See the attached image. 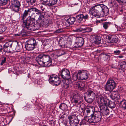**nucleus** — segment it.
Wrapping results in <instances>:
<instances>
[{"instance_id": "obj_30", "label": "nucleus", "mask_w": 126, "mask_h": 126, "mask_svg": "<svg viewBox=\"0 0 126 126\" xmlns=\"http://www.w3.org/2000/svg\"><path fill=\"white\" fill-rule=\"evenodd\" d=\"M108 105L110 108L112 109L114 108L115 107V103L109 100V101L108 103Z\"/></svg>"}, {"instance_id": "obj_37", "label": "nucleus", "mask_w": 126, "mask_h": 126, "mask_svg": "<svg viewBox=\"0 0 126 126\" xmlns=\"http://www.w3.org/2000/svg\"><path fill=\"white\" fill-rule=\"evenodd\" d=\"M37 100L35 101V106H37L38 107V108L39 109H41L44 108L43 106L40 103H36Z\"/></svg>"}, {"instance_id": "obj_49", "label": "nucleus", "mask_w": 126, "mask_h": 126, "mask_svg": "<svg viewBox=\"0 0 126 126\" xmlns=\"http://www.w3.org/2000/svg\"><path fill=\"white\" fill-rule=\"evenodd\" d=\"M119 3H126V0H116Z\"/></svg>"}, {"instance_id": "obj_62", "label": "nucleus", "mask_w": 126, "mask_h": 126, "mask_svg": "<svg viewBox=\"0 0 126 126\" xmlns=\"http://www.w3.org/2000/svg\"><path fill=\"white\" fill-rule=\"evenodd\" d=\"M112 68H116V67H115V66H114L113 65H112Z\"/></svg>"}, {"instance_id": "obj_56", "label": "nucleus", "mask_w": 126, "mask_h": 126, "mask_svg": "<svg viewBox=\"0 0 126 126\" xmlns=\"http://www.w3.org/2000/svg\"><path fill=\"white\" fill-rule=\"evenodd\" d=\"M2 47L1 45H0V52H2Z\"/></svg>"}, {"instance_id": "obj_63", "label": "nucleus", "mask_w": 126, "mask_h": 126, "mask_svg": "<svg viewBox=\"0 0 126 126\" xmlns=\"http://www.w3.org/2000/svg\"><path fill=\"white\" fill-rule=\"evenodd\" d=\"M120 11L121 12H122L123 11V10L122 9L121 10H120Z\"/></svg>"}, {"instance_id": "obj_2", "label": "nucleus", "mask_w": 126, "mask_h": 126, "mask_svg": "<svg viewBox=\"0 0 126 126\" xmlns=\"http://www.w3.org/2000/svg\"><path fill=\"white\" fill-rule=\"evenodd\" d=\"M92 15L97 17H102L107 15L109 13V9L103 4H98L92 7L91 10Z\"/></svg>"}, {"instance_id": "obj_8", "label": "nucleus", "mask_w": 126, "mask_h": 126, "mask_svg": "<svg viewBox=\"0 0 126 126\" xmlns=\"http://www.w3.org/2000/svg\"><path fill=\"white\" fill-rule=\"evenodd\" d=\"M58 76H61L64 79H68L71 78L70 74L69 71L64 68L60 71Z\"/></svg>"}, {"instance_id": "obj_5", "label": "nucleus", "mask_w": 126, "mask_h": 126, "mask_svg": "<svg viewBox=\"0 0 126 126\" xmlns=\"http://www.w3.org/2000/svg\"><path fill=\"white\" fill-rule=\"evenodd\" d=\"M92 117L89 119L87 118L86 120L90 123H96L98 122L101 119L102 115L99 111H94Z\"/></svg>"}, {"instance_id": "obj_36", "label": "nucleus", "mask_w": 126, "mask_h": 126, "mask_svg": "<svg viewBox=\"0 0 126 126\" xmlns=\"http://www.w3.org/2000/svg\"><path fill=\"white\" fill-rule=\"evenodd\" d=\"M13 43H13L12 41H9L8 42L6 43L5 44L3 45V46H5L6 47H12V45H13Z\"/></svg>"}, {"instance_id": "obj_22", "label": "nucleus", "mask_w": 126, "mask_h": 126, "mask_svg": "<svg viewBox=\"0 0 126 126\" xmlns=\"http://www.w3.org/2000/svg\"><path fill=\"white\" fill-rule=\"evenodd\" d=\"M30 13H32L31 8L28 9V10H25L22 16V17L21 19L22 20H23V23L24 21L26 20V19L24 20V19L26 17L28 14Z\"/></svg>"}, {"instance_id": "obj_50", "label": "nucleus", "mask_w": 126, "mask_h": 126, "mask_svg": "<svg viewBox=\"0 0 126 126\" xmlns=\"http://www.w3.org/2000/svg\"><path fill=\"white\" fill-rule=\"evenodd\" d=\"M119 64L120 65V66H123L125 65H126V63L125 61H124L120 62Z\"/></svg>"}, {"instance_id": "obj_58", "label": "nucleus", "mask_w": 126, "mask_h": 126, "mask_svg": "<svg viewBox=\"0 0 126 126\" xmlns=\"http://www.w3.org/2000/svg\"><path fill=\"white\" fill-rule=\"evenodd\" d=\"M70 46H69L68 47H67V46H66L65 45H63V47H64V48H67V47H70Z\"/></svg>"}, {"instance_id": "obj_20", "label": "nucleus", "mask_w": 126, "mask_h": 126, "mask_svg": "<svg viewBox=\"0 0 126 126\" xmlns=\"http://www.w3.org/2000/svg\"><path fill=\"white\" fill-rule=\"evenodd\" d=\"M76 86L77 88H78L80 91L83 90L85 86L84 83L81 81H79L76 82Z\"/></svg>"}, {"instance_id": "obj_64", "label": "nucleus", "mask_w": 126, "mask_h": 126, "mask_svg": "<svg viewBox=\"0 0 126 126\" xmlns=\"http://www.w3.org/2000/svg\"><path fill=\"white\" fill-rule=\"evenodd\" d=\"M60 46L61 47H63V45H60Z\"/></svg>"}, {"instance_id": "obj_18", "label": "nucleus", "mask_w": 126, "mask_h": 126, "mask_svg": "<svg viewBox=\"0 0 126 126\" xmlns=\"http://www.w3.org/2000/svg\"><path fill=\"white\" fill-rule=\"evenodd\" d=\"M99 103L102 105H107V103L109 101V100L102 96H100L98 97Z\"/></svg>"}, {"instance_id": "obj_24", "label": "nucleus", "mask_w": 126, "mask_h": 126, "mask_svg": "<svg viewBox=\"0 0 126 126\" xmlns=\"http://www.w3.org/2000/svg\"><path fill=\"white\" fill-rule=\"evenodd\" d=\"M76 20V18L74 17H70L66 20L67 24L68 23L69 25L73 24Z\"/></svg>"}, {"instance_id": "obj_35", "label": "nucleus", "mask_w": 126, "mask_h": 126, "mask_svg": "<svg viewBox=\"0 0 126 126\" xmlns=\"http://www.w3.org/2000/svg\"><path fill=\"white\" fill-rule=\"evenodd\" d=\"M79 72L78 71V73L77 74H74L73 75L72 79L74 81H76L77 79L80 80V79L79 77Z\"/></svg>"}, {"instance_id": "obj_26", "label": "nucleus", "mask_w": 126, "mask_h": 126, "mask_svg": "<svg viewBox=\"0 0 126 126\" xmlns=\"http://www.w3.org/2000/svg\"><path fill=\"white\" fill-rule=\"evenodd\" d=\"M49 81L50 83H53V81H54L55 79L57 78L58 76L55 74H52L49 75Z\"/></svg>"}, {"instance_id": "obj_41", "label": "nucleus", "mask_w": 126, "mask_h": 126, "mask_svg": "<svg viewBox=\"0 0 126 126\" xmlns=\"http://www.w3.org/2000/svg\"><path fill=\"white\" fill-rule=\"evenodd\" d=\"M121 51L118 49H116L114 51L113 54L115 55H119L121 53Z\"/></svg>"}, {"instance_id": "obj_9", "label": "nucleus", "mask_w": 126, "mask_h": 126, "mask_svg": "<svg viewBox=\"0 0 126 126\" xmlns=\"http://www.w3.org/2000/svg\"><path fill=\"white\" fill-rule=\"evenodd\" d=\"M31 9L32 13L34 14H36L39 16L38 18L39 20H41L42 21L44 20L45 19V13L44 12L36 8H31Z\"/></svg>"}, {"instance_id": "obj_15", "label": "nucleus", "mask_w": 126, "mask_h": 126, "mask_svg": "<svg viewBox=\"0 0 126 126\" xmlns=\"http://www.w3.org/2000/svg\"><path fill=\"white\" fill-rule=\"evenodd\" d=\"M74 117L73 116L70 115L68 116V118L71 125H74L75 126H77V125L79 123V121L77 117H75V118H74Z\"/></svg>"}, {"instance_id": "obj_6", "label": "nucleus", "mask_w": 126, "mask_h": 126, "mask_svg": "<svg viewBox=\"0 0 126 126\" xmlns=\"http://www.w3.org/2000/svg\"><path fill=\"white\" fill-rule=\"evenodd\" d=\"M117 83H116L112 79H110L107 81L104 89L106 91L111 92L116 87Z\"/></svg>"}, {"instance_id": "obj_52", "label": "nucleus", "mask_w": 126, "mask_h": 126, "mask_svg": "<svg viewBox=\"0 0 126 126\" xmlns=\"http://www.w3.org/2000/svg\"><path fill=\"white\" fill-rule=\"evenodd\" d=\"M63 31V30L62 29H59L58 30H57L56 32V33H61Z\"/></svg>"}, {"instance_id": "obj_17", "label": "nucleus", "mask_w": 126, "mask_h": 126, "mask_svg": "<svg viewBox=\"0 0 126 126\" xmlns=\"http://www.w3.org/2000/svg\"><path fill=\"white\" fill-rule=\"evenodd\" d=\"M88 15L87 14H80L76 16L77 21L79 23H81L83 19H88Z\"/></svg>"}, {"instance_id": "obj_55", "label": "nucleus", "mask_w": 126, "mask_h": 126, "mask_svg": "<svg viewBox=\"0 0 126 126\" xmlns=\"http://www.w3.org/2000/svg\"><path fill=\"white\" fill-rule=\"evenodd\" d=\"M26 121L29 124H31L32 122V120H27Z\"/></svg>"}, {"instance_id": "obj_13", "label": "nucleus", "mask_w": 126, "mask_h": 126, "mask_svg": "<svg viewBox=\"0 0 126 126\" xmlns=\"http://www.w3.org/2000/svg\"><path fill=\"white\" fill-rule=\"evenodd\" d=\"M84 43V39L82 37H79L76 38V42L74 47V48L79 47L83 46Z\"/></svg>"}, {"instance_id": "obj_1", "label": "nucleus", "mask_w": 126, "mask_h": 126, "mask_svg": "<svg viewBox=\"0 0 126 126\" xmlns=\"http://www.w3.org/2000/svg\"><path fill=\"white\" fill-rule=\"evenodd\" d=\"M35 19L34 17H32V16L28 17L26 20L24 21L22 24L23 26L26 28L28 31H32L39 29L41 27L43 20H38L36 21L35 24Z\"/></svg>"}, {"instance_id": "obj_25", "label": "nucleus", "mask_w": 126, "mask_h": 126, "mask_svg": "<svg viewBox=\"0 0 126 126\" xmlns=\"http://www.w3.org/2000/svg\"><path fill=\"white\" fill-rule=\"evenodd\" d=\"M35 47L34 45L29 44L27 43H26L25 46L26 49L28 51L33 50L34 48Z\"/></svg>"}, {"instance_id": "obj_40", "label": "nucleus", "mask_w": 126, "mask_h": 126, "mask_svg": "<svg viewBox=\"0 0 126 126\" xmlns=\"http://www.w3.org/2000/svg\"><path fill=\"white\" fill-rule=\"evenodd\" d=\"M57 78L58 79V80H57V81H56V82L54 83V85H55L56 86H57L59 85L61 83V81L60 80V79L58 77Z\"/></svg>"}, {"instance_id": "obj_33", "label": "nucleus", "mask_w": 126, "mask_h": 126, "mask_svg": "<svg viewBox=\"0 0 126 126\" xmlns=\"http://www.w3.org/2000/svg\"><path fill=\"white\" fill-rule=\"evenodd\" d=\"M101 38L99 36H97L95 37L94 39V43L95 44H98L100 43Z\"/></svg>"}, {"instance_id": "obj_7", "label": "nucleus", "mask_w": 126, "mask_h": 126, "mask_svg": "<svg viewBox=\"0 0 126 126\" xmlns=\"http://www.w3.org/2000/svg\"><path fill=\"white\" fill-rule=\"evenodd\" d=\"M11 6L13 11L18 13L19 10L21 6L20 2L18 0H13L11 1Z\"/></svg>"}, {"instance_id": "obj_3", "label": "nucleus", "mask_w": 126, "mask_h": 126, "mask_svg": "<svg viewBox=\"0 0 126 126\" xmlns=\"http://www.w3.org/2000/svg\"><path fill=\"white\" fill-rule=\"evenodd\" d=\"M36 61L40 65H44L45 66L49 67L52 64V59L49 55L42 53L36 57Z\"/></svg>"}, {"instance_id": "obj_32", "label": "nucleus", "mask_w": 126, "mask_h": 126, "mask_svg": "<svg viewBox=\"0 0 126 126\" xmlns=\"http://www.w3.org/2000/svg\"><path fill=\"white\" fill-rule=\"evenodd\" d=\"M121 108L126 110V102L125 100H123L120 102L119 104Z\"/></svg>"}, {"instance_id": "obj_39", "label": "nucleus", "mask_w": 126, "mask_h": 126, "mask_svg": "<svg viewBox=\"0 0 126 126\" xmlns=\"http://www.w3.org/2000/svg\"><path fill=\"white\" fill-rule=\"evenodd\" d=\"M36 0H27V1L29 5H31L34 3Z\"/></svg>"}, {"instance_id": "obj_29", "label": "nucleus", "mask_w": 126, "mask_h": 126, "mask_svg": "<svg viewBox=\"0 0 126 126\" xmlns=\"http://www.w3.org/2000/svg\"><path fill=\"white\" fill-rule=\"evenodd\" d=\"M59 108L61 109L64 111L66 110L68 108L67 105L64 103L61 104L60 105Z\"/></svg>"}, {"instance_id": "obj_45", "label": "nucleus", "mask_w": 126, "mask_h": 126, "mask_svg": "<svg viewBox=\"0 0 126 126\" xmlns=\"http://www.w3.org/2000/svg\"><path fill=\"white\" fill-rule=\"evenodd\" d=\"M5 29L4 27L3 26H0V34L5 31Z\"/></svg>"}, {"instance_id": "obj_28", "label": "nucleus", "mask_w": 126, "mask_h": 126, "mask_svg": "<svg viewBox=\"0 0 126 126\" xmlns=\"http://www.w3.org/2000/svg\"><path fill=\"white\" fill-rule=\"evenodd\" d=\"M29 44L33 45L35 46L37 45V44L35 40L34 39H29L27 43Z\"/></svg>"}, {"instance_id": "obj_23", "label": "nucleus", "mask_w": 126, "mask_h": 126, "mask_svg": "<svg viewBox=\"0 0 126 126\" xmlns=\"http://www.w3.org/2000/svg\"><path fill=\"white\" fill-rule=\"evenodd\" d=\"M45 2H49L47 5L49 6H52L56 3L57 0H41Z\"/></svg>"}, {"instance_id": "obj_38", "label": "nucleus", "mask_w": 126, "mask_h": 126, "mask_svg": "<svg viewBox=\"0 0 126 126\" xmlns=\"http://www.w3.org/2000/svg\"><path fill=\"white\" fill-rule=\"evenodd\" d=\"M7 58L6 57L3 56L1 58V61L0 63V65H2L3 64L5 63L6 62Z\"/></svg>"}, {"instance_id": "obj_42", "label": "nucleus", "mask_w": 126, "mask_h": 126, "mask_svg": "<svg viewBox=\"0 0 126 126\" xmlns=\"http://www.w3.org/2000/svg\"><path fill=\"white\" fill-rule=\"evenodd\" d=\"M126 69V65L120 66L119 69L123 72H124Z\"/></svg>"}, {"instance_id": "obj_60", "label": "nucleus", "mask_w": 126, "mask_h": 126, "mask_svg": "<svg viewBox=\"0 0 126 126\" xmlns=\"http://www.w3.org/2000/svg\"><path fill=\"white\" fill-rule=\"evenodd\" d=\"M113 80H114L115 81V82L116 83H117V80H118V79H112ZM117 83H118L117 82Z\"/></svg>"}, {"instance_id": "obj_43", "label": "nucleus", "mask_w": 126, "mask_h": 126, "mask_svg": "<svg viewBox=\"0 0 126 126\" xmlns=\"http://www.w3.org/2000/svg\"><path fill=\"white\" fill-rule=\"evenodd\" d=\"M63 86L64 88L66 89H68L69 86V83L68 82H64Z\"/></svg>"}, {"instance_id": "obj_10", "label": "nucleus", "mask_w": 126, "mask_h": 126, "mask_svg": "<svg viewBox=\"0 0 126 126\" xmlns=\"http://www.w3.org/2000/svg\"><path fill=\"white\" fill-rule=\"evenodd\" d=\"M79 72V77L80 79L82 80H86L88 79L90 76L89 72L86 70H81Z\"/></svg>"}, {"instance_id": "obj_51", "label": "nucleus", "mask_w": 126, "mask_h": 126, "mask_svg": "<svg viewBox=\"0 0 126 126\" xmlns=\"http://www.w3.org/2000/svg\"><path fill=\"white\" fill-rule=\"evenodd\" d=\"M45 6L44 5H41L40 6V7L42 10V11L43 12L45 9V8L44 7Z\"/></svg>"}, {"instance_id": "obj_11", "label": "nucleus", "mask_w": 126, "mask_h": 126, "mask_svg": "<svg viewBox=\"0 0 126 126\" xmlns=\"http://www.w3.org/2000/svg\"><path fill=\"white\" fill-rule=\"evenodd\" d=\"M92 30V28L88 27L84 28L79 27L73 30V31L76 32H91Z\"/></svg>"}, {"instance_id": "obj_12", "label": "nucleus", "mask_w": 126, "mask_h": 126, "mask_svg": "<svg viewBox=\"0 0 126 126\" xmlns=\"http://www.w3.org/2000/svg\"><path fill=\"white\" fill-rule=\"evenodd\" d=\"M82 97L81 95L77 93L75 94L73 97L71 102L73 103L79 104L81 102L82 100Z\"/></svg>"}, {"instance_id": "obj_57", "label": "nucleus", "mask_w": 126, "mask_h": 126, "mask_svg": "<svg viewBox=\"0 0 126 126\" xmlns=\"http://www.w3.org/2000/svg\"><path fill=\"white\" fill-rule=\"evenodd\" d=\"M65 115V114H64L63 115H62L60 117L61 118H63L64 117V115Z\"/></svg>"}, {"instance_id": "obj_34", "label": "nucleus", "mask_w": 126, "mask_h": 126, "mask_svg": "<svg viewBox=\"0 0 126 126\" xmlns=\"http://www.w3.org/2000/svg\"><path fill=\"white\" fill-rule=\"evenodd\" d=\"M11 47H6L5 46H3V51L5 52H7L10 53L11 52L10 49Z\"/></svg>"}, {"instance_id": "obj_46", "label": "nucleus", "mask_w": 126, "mask_h": 126, "mask_svg": "<svg viewBox=\"0 0 126 126\" xmlns=\"http://www.w3.org/2000/svg\"><path fill=\"white\" fill-rule=\"evenodd\" d=\"M87 118L89 119L88 118L86 117V118H85V119H83L82 120L81 122L80 123V126H81L83 124H85V121L87 122L86 120Z\"/></svg>"}, {"instance_id": "obj_48", "label": "nucleus", "mask_w": 126, "mask_h": 126, "mask_svg": "<svg viewBox=\"0 0 126 126\" xmlns=\"http://www.w3.org/2000/svg\"><path fill=\"white\" fill-rule=\"evenodd\" d=\"M2 3V4L3 5H5L7 4L8 0H0Z\"/></svg>"}, {"instance_id": "obj_27", "label": "nucleus", "mask_w": 126, "mask_h": 126, "mask_svg": "<svg viewBox=\"0 0 126 126\" xmlns=\"http://www.w3.org/2000/svg\"><path fill=\"white\" fill-rule=\"evenodd\" d=\"M99 56L103 58L104 60L105 61L107 60L109 58L110 56L107 53H102L99 55Z\"/></svg>"}, {"instance_id": "obj_21", "label": "nucleus", "mask_w": 126, "mask_h": 126, "mask_svg": "<svg viewBox=\"0 0 126 126\" xmlns=\"http://www.w3.org/2000/svg\"><path fill=\"white\" fill-rule=\"evenodd\" d=\"M13 46H16L15 48V50L16 52H20L22 48V45L21 44H18L17 42L13 43Z\"/></svg>"}, {"instance_id": "obj_4", "label": "nucleus", "mask_w": 126, "mask_h": 126, "mask_svg": "<svg viewBox=\"0 0 126 126\" xmlns=\"http://www.w3.org/2000/svg\"><path fill=\"white\" fill-rule=\"evenodd\" d=\"M95 95L94 90L89 89L84 94V98L87 102L90 104L94 100Z\"/></svg>"}, {"instance_id": "obj_59", "label": "nucleus", "mask_w": 126, "mask_h": 126, "mask_svg": "<svg viewBox=\"0 0 126 126\" xmlns=\"http://www.w3.org/2000/svg\"><path fill=\"white\" fill-rule=\"evenodd\" d=\"M58 80V78L55 79V80H54V81H53V84L54 83H55V82H56V81H57V80Z\"/></svg>"}, {"instance_id": "obj_31", "label": "nucleus", "mask_w": 126, "mask_h": 126, "mask_svg": "<svg viewBox=\"0 0 126 126\" xmlns=\"http://www.w3.org/2000/svg\"><path fill=\"white\" fill-rule=\"evenodd\" d=\"M111 24L110 22H105L103 24V27L105 29H107Z\"/></svg>"}, {"instance_id": "obj_54", "label": "nucleus", "mask_w": 126, "mask_h": 126, "mask_svg": "<svg viewBox=\"0 0 126 126\" xmlns=\"http://www.w3.org/2000/svg\"><path fill=\"white\" fill-rule=\"evenodd\" d=\"M9 89H5V91L6 92H8L7 93V94H10L11 93V92H10L9 91Z\"/></svg>"}, {"instance_id": "obj_16", "label": "nucleus", "mask_w": 126, "mask_h": 126, "mask_svg": "<svg viewBox=\"0 0 126 126\" xmlns=\"http://www.w3.org/2000/svg\"><path fill=\"white\" fill-rule=\"evenodd\" d=\"M118 41V39L116 36L114 35H112L108 36L106 40V42L110 43H116Z\"/></svg>"}, {"instance_id": "obj_53", "label": "nucleus", "mask_w": 126, "mask_h": 126, "mask_svg": "<svg viewBox=\"0 0 126 126\" xmlns=\"http://www.w3.org/2000/svg\"><path fill=\"white\" fill-rule=\"evenodd\" d=\"M125 54L124 53L121 54L119 56L117 57L120 59L123 58L124 57V56L123 55Z\"/></svg>"}, {"instance_id": "obj_61", "label": "nucleus", "mask_w": 126, "mask_h": 126, "mask_svg": "<svg viewBox=\"0 0 126 126\" xmlns=\"http://www.w3.org/2000/svg\"><path fill=\"white\" fill-rule=\"evenodd\" d=\"M15 35L16 36H19L21 35L20 34V33L18 34H15Z\"/></svg>"}, {"instance_id": "obj_19", "label": "nucleus", "mask_w": 126, "mask_h": 126, "mask_svg": "<svg viewBox=\"0 0 126 126\" xmlns=\"http://www.w3.org/2000/svg\"><path fill=\"white\" fill-rule=\"evenodd\" d=\"M95 108L94 107H90L89 108H87L86 109V111L87 113V116L89 117L90 116H92L93 112H94V110Z\"/></svg>"}, {"instance_id": "obj_14", "label": "nucleus", "mask_w": 126, "mask_h": 126, "mask_svg": "<svg viewBox=\"0 0 126 126\" xmlns=\"http://www.w3.org/2000/svg\"><path fill=\"white\" fill-rule=\"evenodd\" d=\"M100 109V112L103 115H107L109 114L110 110L107 105H101Z\"/></svg>"}, {"instance_id": "obj_44", "label": "nucleus", "mask_w": 126, "mask_h": 126, "mask_svg": "<svg viewBox=\"0 0 126 126\" xmlns=\"http://www.w3.org/2000/svg\"><path fill=\"white\" fill-rule=\"evenodd\" d=\"M20 34L22 36L24 37L27 35V33L24 30H22L20 32Z\"/></svg>"}, {"instance_id": "obj_47", "label": "nucleus", "mask_w": 126, "mask_h": 126, "mask_svg": "<svg viewBox=\"0 0 126 126\" xmlns=\"http://www.w3.org/2000/svg\"><path fill=\"white\" fill-rule=\"evenodd\" d=\"M32 107V104H27L26 105V106L25 107V109H26L27 110H28L30 108H31Z\"/></svg>"}]
</instances>
